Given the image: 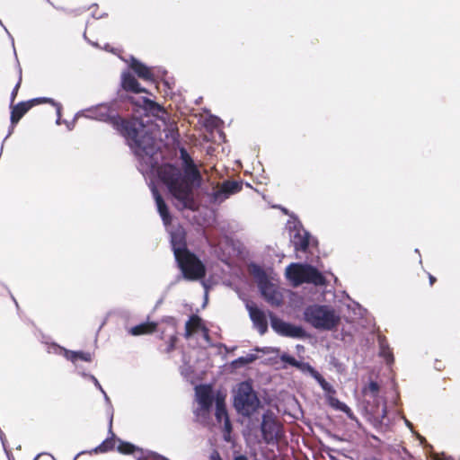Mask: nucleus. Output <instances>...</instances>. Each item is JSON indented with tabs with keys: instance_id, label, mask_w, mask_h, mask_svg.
Returning <instances> with one entry per match:
<instances>
[{
	"instance_id": "1",
	"label": "nucleus",
	"mask_w": 460,
	"mask_h": 460,
	"mask_svg": "<svg viewBox=\"0 0 460 460\" xmlns=\"http://www.w3.org/2000/svg\"><path fill=\"white\" fill-rule=\"evenodd\" d=\"M180 157L184 165L183 172L173 164H164L157 169V174L172 196L180 203L181 209L194 211L198 206L194 199L193 185L196 182L199 184L202 176L185 148L180 149Z\"/></svg>"
},
{
	"instance_id": "2",
	"label": "nucleus",
	"mask_w": 460,
	"mask_h": 460,
	"mask_svg": "<svg viewBox=\"0 0 460 460\" xmlns=\"http://www.w3.org/2000/svg\"><path fill=\"white\" fill-rule=\"evenodd\" d=\"M123 137L130 149L137 156L152 155L155 149V140L147 132L142 119L137 117L119 115L112 127Z\"/></svg>"
},
{
	"instance_id": "3",
	"label": "nucleus",
	"mask_w": 460,
	"mask_h": 460,
	"mask_svg": "<svg viewBox=\"0 0 460 460\" xmlns=\"http://www.w3.org/2000/svg\"><path fill=\"white\" fill-rule=\"evenodd\" d=\"M304 318L314 328L323 331H332L341 322L340 315L333 308L322 305H308L304 311Z\"/></svg>"
},
{
	"instance_id": "4",
	"label": "nucleus",
	"mask_w": 460,
	"mask_h": 460,
	"mask_svg": "<svg viewBox=\"0 0 460 460\" xmlns=\"http://www.w3.org/2000/svg\"><path fill=\"white\" fill-rule=\"evenodd\" d=\"M286 276L294 287L303 283L313 284L317 287L327 285V279L323 274L310 264L291 263L286 269Z\"/></svg>"
},
{
	"instance_id": "5",
	"label": "nucleus",
	"mask_w": 460,
	"mask_h": 460,
	"mask_svg": "<svg viewBox=\"0 0 460 460\" xmlns=\"http://www.w3.org/2000/svg\"><path fill=\"white\" fill-rule=\"evenodd\" d=\"M236 411L246 417L252 415L260 406V400L250 382L244 381L238 385L234 398Z\"/></svg>"
},
{
	"instance_id": "6",
	"label": "nucleus",
	"mask_w": 460,
	"mask_h": 460,
	"mask_svg": "<svg viewBox=\"0 0 460 460\" xmlns=\"http://www.w3.org/2000/svg\"><path fill=\"white\" fill-rule=\"evenodd\" d=\"M175 261L185 279L197 281L205 278L207 273L206 266L192 252H178Z\"/></svg>"
},
{
	"instance_id": "7",
	"label": "nucleus",
	"mask_w": 460,
	"mask_h": 460,
	"mask_svg": "<svg viewBox=\"0 0 460 460\" xmlns=\"http://www.w3.org/2000/svg\"><path fill=\"white\" fill-rule=\"evenodd\" d=\"M261 432L262 439L266 444H278L284 437L282 423L270 411H267L262 415Z\"/></svg>"
},
{
	"instance_id": "8",
	"label": "nucleus",
	"mask_w": 460,
	"mask_h": 460,
	"mask_svg": "<svg viewBox=\"0 0 460 460\" xmlns=\"http://www.w3.org/2000/svg\"><path fill=\"white\" fill-rule=\"evenodd\" d=\"M42 103H50L57 109V114L58 118L60 119L61 117V110L62 106L60 103L56 102L53 99L46 98V97H40V98H34L26 102H21L17 104H10L11 108V124L13 127H14L20 119L34 106L42 104Z\"/></svg>"
},
{
	"instance_id": "9",
	"label": "nucleus",
	"mask_w": 460,
	"mask_h": 460,
	"mask_svg": "<svg viewBox=\"0 0 460 460\" xmlns=\"http://www.w3.org/2000/svg\"><path fill=\"white\" fill-rule=\"evenodd\" d=\"M272 329L279 335L291 338H302L305 330L301 326H296L278 318L271 312L269 313Z\"/></svg>"
},
{
	"instance_id": "10",
	"label": "nucleus",
	"mask_w": 460,
	"mask_h": 460,
	"mask_svg": "<svg viewBox=\"0 0 460 460\" xmlns=\"http://www.w3.org/2000/svg\"><path fill=\"white\" fill-rule=\"evenodd\" d=\"M243 190V181L226 180L224 181L219 189L213 191L211 199L213 202L221 203L230 196L240 192Z\"/></svg>"
},
{
	"instance_id": "11",
	"label": "nucleus",
	"mask_w": 460,
	"mask_h": 460,
	"mask_svg": "<svg viewBox=\"0 0 460 460\" xmlns=\"http://www.w3.org/2000/svg\"><path fill=\"white\" fill-rule=\"evenodd\" d=\"M92 117L97 120L106 122L113 127V123L117 120L119 113L109 104H100L90 111Z\"/></svg>"
},
{
	"instance_id": "12",
	"label": "nucleus",
	"mask_w": 460,
	"mask_h": 460,
	"mask_svg": "<svg viewBox=\"0 0 460 460\" xmlns=\"http://www.w3.org/2000/svg\"><path fill=\"white\" fill-rule=\"evenodd\" d=\"M246 308L254 327L261 335L265 334L268 331V321L265 313L254 304H247Z\"/></svg>"
},
{
	"instance_id": "13",
	"label": "nucleus",
	"mask_w": 460,
	"mask_h": 460,
	"mask_svg": "<svg viewBox=\"0 0 460 460\" xmlns=\"http://www.w3.org/2000/svg\"><path fill=\"white\" fill-rule=\"evenodd\" d=\"M195 392L200 409L208 411L214 402L212 386L210 385H200L196 386Z\"/></svg>"
},
{
	"instance_id": "14",
	"label": "nucleus",
	"mask_w": 460,
	"mask_h": 460,
	"mask_svg": "<svg viewBox=\"0 0 460 460\" xmlns=\"http://www.w3.org/2000/svg\"><path fill=\"white\" fill-rule=\"evenodd\" d=\"M311 234L305 229H297L291 238L296 252H307L310 245Z\"/></svg>"
},
{
	"instance_id": "15",
	"label": "nucleus",
	"mask_w": 460,
	"mask_h": 460,
	"mask_svg": "<svg viewBox=\"0 0 460 460\" xmlns=\"http://www.w3.org/2000/svg\"><path fill=\"white\" fill-rule=\"evenodd\" d=\"M171 245L174 257H177L178 252L190 251L187 247L186 233L183 229H177L172 233Z\"/></svg>"
},
{
	"instance_id": "16",
	"label": "nucleus",
	"mask_w": 460,
	"mask_h": 460,
	"mask_svg": "<svg viewBox=\"0 0 460 460\" xmlns=\"http://www.w3.org/2000/svg\"><path fill=\"white\" fill-rule=\"evenodd\" d=\"M121 87L126 92L134 93H148L146 88L141 87L138 81L130 72H124L121 75Z\"/></svg>"
},
{
	"instance_id": "17",
	"label": "nucleus",
	"mask_w": 460,
	"mask_h": 460,
	"mask_svg": "<svg viewBox=\"0 0 460 460\" xmlns=\"http://www.w3.org/2000/svg\"><path fill=\"white\" fill-rule=\"evenodd\" d=\"M129 66L140 79L147 82H155V75L151 68L139 60L132 58Z\"/></svg>"
},
{
	"instance_id": "18",
	"label": "nucleus",
	"mask_w": 460,
	"mask_h": 460,
	"mask_svg": "<svg viewBox=\"0 0 460 460\" xmlns=\"http://www.w3.org/2000/svg\"><path fill=\"white\" fill-rule=\"evenodd\" d=\"M199 330L208 332V329L203 325L201 318L197 314H192L186 322L184 337L189 339Z\"/></svg>"
},
{
	"instance_id": "19",
	"label": "nucleus",
	"mask_w": 460,
	"mask_h": 460,
	"mask_svg": "<svg viewBox=\"0 0 460 460\" xmlns=\"http://www.w3.org/2000/svg\"><path fill=\"white\" fill-rule=\"evenodd\" d=\"M154 196L156 202L157 210L163 219V222L164 225L170 224L172 217L165 201L156 190H154Z\"/></svg>"
},
{
	"instance_id": "20",
	"label": "nucleus",
	"mask_w": 460,
	"mask_h": 460,
	"mask_svg": "<svg viewBox=\"0 0 460 460\" xmlns=\"http://www.w3.org/2000/svg\"><path fill=\"white\" fill-rule=\"evenodd\" d=\"M157 323L154 322H146L130 328L128 332L133 336L151 334L156 331Z\"/></svg>"
},
{
	"instance_id": "21",
	"label": "nucleus",
	"mask_w": 460,
	"mask_h": 460,
	"mask_svg": "<svg viewBox=\"0 0 460 460\" xmlns=\"http://www.w3.org/2000/svg\"><path fill=\"white\" fill-rule=\"evenodd\" d=\"M216 419L218 422H226V424H229V416L226 411L225 398L223 396H220L219 394L217 395L216 399Z\"/></svg>"
},
{
	"instance_id": "22",
	"label": "nucleus",
	"mask_w": 460,
	"mask_h": 460,
	"mask_svg": "<svg viewBox=\"0 0 460 460\" xmlns=\"http://www.w3.org/2000/svg\"><path fill=\"white\" fill-rule=\"evenodd\" d=\"M110 432L111 436L110 438H107L105 440L102 442V444H100L97 447L93 449V452L95 454L106 453L114 449L118 438H115V435L111 430V423L110 424Z\"/></svg>"
},
{
	"instance_id": "23",
	"label": "nucleus",
	"mask_w": 460,
	"mask_h": 460,
	"mask_svg": "<svg viewBox=\"0 0 460 460\" xmlns=\"http://www.w3.org/2000/svg\"><path fill=\"white\" fill-rule=\"evenodd\" d=\"M65 357L66 359L72 361L73 363H76L78 360L84 362L92 361V354L85 351H73L65 349Z\"/></svg>"
},
{
	"instance_id": "24",
	"label": "nucleus",
	"mask_w": 460,
	"mask_h": 460,
	"mask_svg": "<svg viewBox=\"0 0 460 460\" xmlns=\"http://www.w3.org/2000/svg\"><path fill=\"white\" fill-rule=\"evenodd\" d=\"M129 100L132 103H135L136 105H137L139 107H143L146 111H159L162 110V107L157 102H155L146 97H141L137 102H135L133 98H130Z\"/></svg>"
},
{
	"instance_id": "25",
	"label": "nucleus",
	"mask_w": 460,
	"mask_h": 460,
	"mask_svg": "<svg viewBox=\"0 0 460 460\" xmlns=\"http://www.w3.org/2000/svg\"><path fill=\"white\" fill-rule=\"evenodd\" d=\"M117 442H118L117 449L120 454L132 455L135 452H138L140 454L142 451L141 448L136 447L135 445H133L129 442H127V441H123L119 438H118Z\"/></svg>"
},
{
	"instance_id": "26",
	"label": "nucleus",
	"mask_w": 460,
	"mask_h": 460,
	"mask_svg": "<svg viewBox=\"0 0 460 460\" xmlns=\"http://www.w3.org/2000/svg\"><path fill=\"white\" fill-rule=\"evenodd\" d=\"M137 460H169V459L162 455L155 453V452H152V451L144 452L142 450L140 455L137 456Z\"/></svg>"
},
{
	"instance_id": "27",
	"label": "nucleus",
	"mask_w": 460,
	"mask_h": 460,
	"mask_svg": "<svg viewBox=\"0 0 460 460\" xmlns=\"http://www.w3.org/2000/svg\"><path fill=\"white\" fill-rule=\"evenodd\" d=\"M314 372V375L313 376V377L319 383V385L323 390L329 391L331 389L330 384L323 378V376L318 371Z\"/></svg>"
},
{
	"instance_id": "28",
	"label": "nucleus",
	"mask_w": 460,
	"mask_h": 460,
	"mask_svg": "<svg viewBox=\"0 0 460 460\" xmlns=\"http://www.w3.org/2000/svg\"><path fill=\"white\" fill-rule=\"evenodd\" d=\"M22 80V70L20 69L19 70V75H18V81H17L14 88L13 89V91L11 93L10 104H13L14 102L16 97H17L18 91H19V89L21 87Z\"/></svg>"
},
{
	"instance_id": "29",
	"label": "nucleus",
	"mask_w": 460,
	"mask_h": 460,
	"mask_svg": "<svg viewBox=\"0 0 460 460\" xmlns=\"http://www.w3.org/2000/svg\"><path fill=\"white\" fill-rule=\"evenodd\" d=\"M297 369L304 373H309L312 376L314 375V371H316L309 363L298 361V365L296 367Z\"/></svg>"
},
{
	"instance_id": "30",
	"label": "nucleus",
	"mask_w": 460,
	"mask_h": 460,
	"mask_svg": "<svg viewBox=\"0 0 460 460\" xmlns=\"http://www.w3.org/2000/svg\"><path fill=\"white\" fill-rule=\"evenodd\" d=\"M254 359H255V356L252 355V354H249L246 357H240V358H238L237 359H235L233 362V364L234 365H237V364L246 365V364L252 363V361H254Z\"/></svg>"
},
{
	"instance_id": "31",
	"label": "nucleus",
	"mask_w": 460,
	"mask_h": 460,
	"mask_svg": "<svg viewBox=\"0 0 460 460\" xmlns=\"http://www.w3.org/2000/svg\"><path fill=\"white\" fill-rule=\"evenodd\" d=\"M262 295L264 296V297L266 298V300L272 304V305H279V302L275 298V296L274 294H270V292H268V288L267 287H264L262 288Z\"/></svg>"
},
{
	"instance_id": "32",
	"label": "nucleus",
	"mask_w": 460,
	"mask_h": 460,
	"mask_svg": "<svg viewBox=\"0 0 460 460\" xmlns=\"http://www.w3.org/2000/svg\"><path fill=\"white\" fill-rule=\"evenodd\" d=\"M280 359L282 362H285L292 367H296L298 365V360H296L294 357L288 355V354H283L280 357Z\"/></svg>"
},
{
	"instance_id": "33",
	"label": "nucleus",
	"mask_w": 460,
	"mask_h": 460,
	"mask_svg": "<svg viewBox=\"0 0 460 460\" xmlns=\"http://www.w3.org/2000/svg\"><path fill=\"white\" fill-rule=\"evenodd\" d=\"M178 341V338L176 335H172L170 338H169V341H168V345H167V348L165 349L166 353H170L172 352V350H174L175 349V345H176V342Z\"/></svg>"
},
{
	"instance_id": "34",
	"label": "nucleus",
	"mask_w": 460,
	"mask_h": 460,
	"mask_svg": "<svg viewBox=\"0 0 460 460\" xmlns=\"http://www.w3.org/2000/svg\"><path fill=\"white\" fill-rule=\"evenodd\" d=\"M379 385L376 382L371 381L368 384L367 390L371 393L373 396H376L379 393Z\"/></svg>"
},
{
	"instance_id": "35",
	"label": "nucleus",
	"mask_w": 460,
	"mask_h": 460,
	"mask_svg": "<svg viewBox=\"0 0 460 460\" xmlns=\"http://www.w3.org/2000/svg\"><path fill=\"white\" fill-rule=\"evenodd\" d=\"M209 460H222L219 452L217 450H213L209 456Z\"/></svg>"
},
{
	"instance_id": "36",
	"label": "nucleus",
	"mask_w": 460,
	"mask_h": 460,
	"mask_svg": "<svg viewBox=\"0 0 460 460\" xmlns=\"http://www.w3.org/2000/svg\"><path fill=\"white\" fill-rule=\"evenodd\" d=\"M429 285L433 286L436 283L437 279L433 275L429 273Z\"/></svg>"
},
{
	"instance_id": "37",
	"label": "nucleus",
	"mask_w": 460,
	"mask_h": 460,
	"mask_svg": "<svg viewBox=\"0 0 460 460\" xmlns=\"http://www.w3.org/2000/svg\"><path fill=\"white\" fill-rule=\"evenodd\" d=\"M234 460H249L244 455H239L234 457Z\"/></svg>"
},
{
	"instance_id": "38",
	"label": "nucleus",
	"mask_w": 460,
	"mask_h": 460,
	"mask_svg": "<svg viewBox=\"0 0 460 460\" xmlns=\"http://www.w3.org/2000/svg\"><path fill=\"white\" fill-rule=\"evenodd\" d=\"M224 426H225L226 430L229 433L232 429L231 421L229 420V424H226V422H224Z\"/></svg>"
},
{
	"instance_id": "39",
	"label": "nucleus",
	"mask_w": 460,
	"mask_h": 460,
	"mask_svg": "<svg viewBox=\"0 0 460 460\" xmlns=\"http://www.w3.org/2000/svg\"><path fill=\"white\" fill-rule=\"evenodd\" d=\"M48 2H49L50 4H52L54 7L58 8V9L62 8L61 6H59V5H58V4H57L56 0H48Z\"/></svg>"
},
{
	"instance_id": "40",
	"label": "nucleus",
	"mask_w": 460,
	"mask_h": 460,
	"mask_svg": "<svg viewBox=\"0 0 460 460\" xmlns=\"http://www.w3.org/2000/svg\"><path fill=\"white\" fill-rule=\"evenodd\" d=\"M343 411L349 413L350 411L349 408L347 405H343L342 408H341Z\"/></svg>"
},
{
	"instance_id": "41",
	"label": "nucleus",
	"mask_w": 460,
	"mask_h": 460,
	"mask_svg": "<svg viewBox=\"0 0 460 460\" xmlns=\"http://www.w3.org/2000/svg\"><path fill=\"white\" fill-rule=\"evenodd\" d=\"M438 460H454L452 457H443V458H439Z\"/></svg>"
},
{
	"instance_id": "42",
	"label": "nucleus",
	"mask_w": 460,
	"mask_h": 460,
	"mask_svg": "<svg viewBox=\"0 0 460 460\" xmlns=\"http://www.w3.org/2000/svg\"><path fill=\"white\" fill-rule=\"evenodd\" d=\"M95 384H96V385H98L102 389L100 384L98 383V381L96 379H95Z\"/></svg>"
},
{
	"instance_id": "43",
	"label": "nucleus",
	"mask_w": 460,
	"mask_h": 460,
	"mask_svg": "<svg viewBox=\"0 0 460 460\" xmlns=\"http://www.w3.org/2000/svg\"><path fill=\"white\" fill-rule=\"evenodd\" d=\"M0 288H1V289H2V290H4V291L5 290V288H4V287L0 286Z\"/></svg>"
}]
</instances>
